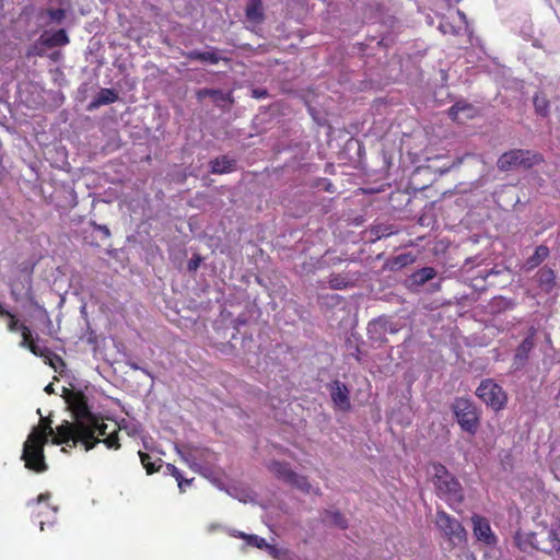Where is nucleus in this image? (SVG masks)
Listing matches in <instances>:
<instances>
[{
	"mask_svg": "<svg viewBox=\"0 0 560 560\" xmlns=\"http://www.w3.org/2000/svg\"><path fill=\"white\" fill-rule=\"evenodd\" d=\"M435 524L451 541H462L465 537L462 524L444 511H438Z\"/></svg>",
	"mask_w": 560,
	"mask_h": 560,
	"instance_id": "0eeeda50",
	"label": "nucleus"
},
{
	"mask_svg": "<svg viewBox=\"0 0 560 560\" xmlns=\"http://www.w3.org/2000/svg\"><path fill=\"white\" fill-rule=\"evenodd\" d=\"M288 483L296 487L298 489H300L301 491H303L305 493H311V492L318 493V489H314L312 487V485L308 482L306 477L299 476L298 474H295L294 478H292V480Z\"/></svg>",
	"mask_w": 560,
	"mask_h": 560,
	"instance_id": "412c9836",
	"label": "nucleus"
},
{
	"mask_svg": "<svg viewBox=\"0 0 560 560\" xmlns=\"http://www.w3.org/2000/svg\"><path fill=\"white\" fill-rule=\"evenodd\" d=\"M228 493L241 502H247L250 499V494L244 490H240L236 487H233L231 490H228Z\"/></svg>",
	"mask_w": 560,
	"mask_h": 560,
	"instance_id": "7c9ffc66",
	"label": "nucleus"
},
{
	"mask_svg": "<svg viewBox=\"0 0 560 560\" xmlns=\"http://www.w3.org/2000/svg\"><path fill=\"white\" fill-rule=\"evenodd\" d=\"M388 320L385 318H378L375 320H372L368 326L369 334L373 335L376 332L383 334L387 330Z\"/></svg>",
	"mask_w": 560,
	"mask_h": 560,
	"instance_id": "393cba45",
	"label": "nucleus"
},
{
	"mask_svg": "<svg viewBox=\"0 0 560 560\" xmlns=\"http://www.w3.org/2000/svg\"><path fill=\"white\" fill-rule=\"evenodd\" d=\"M474 536L486 546H495L498 537L492 532L489 521L478 514L471 516Z\"/></svg>",
	"mask_w": 560,
	"mask_h": 560,
	"instance_id": "6e6552de",
	"label": "nucleus"
},
{
	"mask_svg": "<svg viewBox=\"0 0 560 560\" xmlns=\"http://www.w3.org/2000/svg\"><path fill=\"white\" fill-rule=\"evenodd\" d=\"M515 541L518 548L524 551L534 548L560 559V522L555 521L550 525H542L533 533H517Z\"/></svg>",
	"mask_w": 560,
	"mask_h": 560,
	"instance_id": "f03ea898",
	"label": "nucleus"
},
{
	"mask_svg": "<svg viewBox=\"0 0 560 560\" xmlns=\"http://www.w3.org/2000/svg\"><path fill=\"white\" fill-rule=\"evenodd\" d=\"M548 256L549 248L545 245H539L536 247L534 255L526 260L525 267L528 270L534 269L539 266Z\"/></svg>",
	"mask_w": 560,
	"mask_h": 560,
	"instance_id": "a211bd4d",
	"label": "nucleus"
},
{
	"mask_svg": "<svg viewBox=\"0 0 560 560\" xmlns=\"http://www.w3.org/2000/svg\"><path fill=\"white\" fill-rule=\"evenodd\" d=\"M538 281L541 288L550 291L556 282V275L552 269L544 267L538 271Z\"/></svg>",
	"mask_w": 560,
	"mask_h": 560,
	"instance_id": "6ab92c4d",
	"label": "nucleus"
},
{
	"mask_svg": "<svg viewBox=\"0 0 560 560\" xmlns=\"http://www.w3.org/2000/svg\"><path fill=\"white\" fill-rule=\"evenodd\" d=\"M535 329H530L529 335L521 342V345L517 347L514 355L515 364L523 365L526 360L528 359L529 352L534 349L535 342H534V336H535Z\"/></svg>",
	"mask_w": 560,
	"mask_h": 560,
	"instance_id": "f8f14e48",
	"label": "nucleus"
},
{
	"mask_svg": "<svg viewBox=\"0 0 560 560\" xmlns=\"http://www.w3.org/2000/svg\"><path fill=\"white\" fill-rule=\"evenodd\" d=\"M49 493H43L38 497L36 506L38 509L37 517L39 520L40 530H44V526L47 523H52L56 518V513L58 511L57 506H50L47 501L49 499Z\"/></svg>",
	"mask_w": 560,
	"mask_h": 560,
	"instance_id": "9d476101",
	"label": "nucleus"
},
{
	"mask_svg": "<svg viewBox=\"0 0 560 560\" xmlns=\"http://www.w3.org/2000/svg\"><path fill=\"white\" fill-rule=\"evenodd\" d=\"M45 42L51 46H60L66 45L69 38L63 30H59L46 38Z\"/></svg>",
	"mask_w": 560,
	"mask_h": 560,
	"instance_id": "b1692460",
	"label": "nucleus"
},
{
	"mask_svg": "<svg viewBox=\"0 0 560 560\" xmlns=\"http://www.w3.org/2000/svg\"><path fill=\"white\" fill-rule=\"evenodd\" d=\"M325 520L340 528L347 527V522H346L345 517L337 511L327 512Z\"/></svg>",
	"mask_w": 560,
	"mask_h": 560,
	"instance_id": "a878e982",
	"label": "nucleus"
},
{
	"mask_svg": "<svg viewBox=\"0 0 560 560\" xmlns=\"http://www.w3.org/2000/svg\"><path fill=\"white\" fill-rule=\"evenodd\" d=\"M139 457L148 474H153L156 471L154 464L151 462L150 455L143 452H139Z\"/></svg>",
	"mask_w": 560,
	"mask_h": 560,
	"instance_id": "c756f323",
	"label": "nucleus"
},
{
	"mask_svg": "<svg viewBox=\"0 0 560 560\" xmlns=\"http://www.w3.org/2000/svg\"><path fill=\"white\" fill-rule=\"evenodd\" d=\"M51 20L60 22L65 18V12L61 9L49 10L48 12Z\"/></svg>",
	"mask_w": 560,
	"mask_h": 560,
	"instance_id": "f704fd0d",
	"label": "nucleus"
},
{
	"mask_svg": "<svg viewBox=\"0 0 560 560\" xmlns=\"http://www.w3.org/2000/svg\"><path fill=\"white\" fill-rule=\"evenodd\" d=\"M241 537L245 538L247 540V544L250 545V546H255L259 549H262L264 547H268V544L266 542V540L261 537H258L256 535H245V534H240Z\"/></svg>",
	"mask_w": 560,
	"mask_h": 560,
	"instance_id": "cd10ccee",
	"label": "nucleus"
},
{
	"mask_svg": "<svg viewBox=\"0 0 560 560\" xmlns=\"http://www.w3.org/2000/svg\"><path fill=\"white\" fill-rule=\"evenodd\" d=\"M26 349H28L33 354L37 357L48 358V349L39 347L38 345L35 343L34 340L30 343V346Z\"/></svg>",
	"mask_w": 560,
	"mask_h": 560,
	"instance_id": "2f4dec72",
	"label": "nucleus"
},
{
	"mask_svg": "<svg viewBox=\"0 0 560 560\" xmlns=\"http://www.w3.org/2000/svg\"><path fill=\"white\" fill-rule=\"evenodd\" d=\"M452 409L460 428L470 434L476 433L479 424V415L474 402L468 398H456Z\"/></svg>",
	"mask_w": 560,
	"mask_h": 560,
	"instance_id": "20e7f679",
	"label": "nucleus"
},
{
	"mask_svg": "<svg viewBox=\"0 0 560 560\" xmlns=\"http://www.w3.org/2000/svg\"><path fill=\"white\" fill-rule=\"evenodd\" d=\"M166 472L172 475L176 479L180 491H185V487L189 486L191 483V481L194 480V479H184L179 469L173 464L166 465Z\"/></svg>",
	"mask_w": 560,
	"mask_h": 560,
	"instance_id": "4be33fe9",
	"label": "nucleus"
},
{
	"mask_svg": "<svg viewBox=\"0 0 560 560\" xmlns=\"http://www.w3.org/2000/svg\"><path fill=\"white\" fill-rule=\"evenodd\" d=\"M199 264H200V259L197 258V259H191L188 264V268L189 270H196L198 267H199Z\"/></svg>",
	"mask_w": 560,
	"mask_h": 560,
	"instance_id": "e433bc0d",
	"label": "nucleus"
},
{
	"mask_svg": "<svg viewBox=\"0 0 560 560\" xmlns=\"http://www.w3.org/2000/svg\"><path fill=\"white\" fill-rule=\"evenodd\" d=\"M477 396L493 410L502 409L506 404V395L502 387L491 380H485L476 390Z\"/></svg>",
	"mask_w": 560,
	"mask_h": 560,
	"instance_id": "423d86ee",
	"label": "nucleus"
},
{
	"mask_svg": "<svg viewBox=\"0 0 560 560\" xmlns=\"http://www.w3.org/2000/svg\"><path fill=\"white\" fill-rule=\"evenodd\" d=\"M188 57L210 65H217L221 60V56L215 49H209L206 51L192 50L189 52Z\"/></svg>",
	"mask_w": 560,
	"mask_h": 560,
	"instance_id": "2eb2a0df",
	"label": "nucleus"
},
{
	"mask_svg": "<svg viewBox=\"0 0 560 560\" xmlns=\"http://www.w3.org/2000/svg\"><path fill=\"white\" fill-rule=\"evenodd\" d=\"M45 392H46L47 394H51V393H54V386H52V384H48V385L45 387Z\"/></svg>",
	"mask_w": 560,
	"mask_h": 560,
	"instance_id": "4c0bfd02",
	"label": "nucleus"
},
{
	"mask_svg": "<svg viewBox=\"0 0 560 560\" xmlns=\"http://www.w3.org/2000/svg\"><path fill=\"white\" fill-rule=\"evenodd\" d=\"M534 106L539 115L545 116L548 110V101L545 96L536 95L534 97Z\"/></svg>",
	"mask_w": 560,
	"mask_h": 560,
	"instance_id": "bb28decb",
	"label": "nucleus"
},
{
	"mask_svg": "<svg viewBox=\"0 0 560 560\" xmlns=\"http://www.w3.org/2000/svg\"><path fill=\"white\" fill-rule=\"evenodd\" d=\"M434 277L435 270L431 267L421 268L412 275L413 282L418 284H423Z\"/></svg>",
	"mask_w": 560,
	"mask_h": 560,
	"instance_id": "5701e85b",
	"label": "nucleus"
},
{
	"mask_svg": "<svg viewBox=\"0 0 560 560\" xmlns=\"http://www.w3.org/2000/svg\"><path fill=\"white\" fill-rule=\"evenodd\" d=\"M439 28L443 34H456L457 33L455 27L448 23H441Z\"/></svg>",
	"mask_w": 560,
	"mask_h": 560,
	"instance_id": "c9c22d12",
	"label": "nucleus"
},
{
	"mask_svg": "<svg viewBox=\"0 0 560 560\" xmlns=\"http://www.w3.org/2000/svg\"><path fill=\"white\" fill-rule=\"evenodd\" d=\"M235 167V160L228 156H221L211 162V172L214 174H223L232 172Z\"/></svg>",
	"mask_w": 560,
	"mask_h": 560,
	"instance_id": "dca6fc26",
	"label": "nucleus"
},
{
	"mask_svg": "<svg viewBox=\"0 0 560 560\" xmlns=\"http://www.w3.org/2000/svg\"><path fill=\"white\" fill-rule=\"evenodd\" d=\"M176 451L178 455L182 457V459L195 471L202 472V466L199 463L200 459L203 457L206 451L192 447L188 445H184L182 447L176 446Z\"/></svg>",
	"mask_w": 560,
	"mask_h": 560,
	"instance_id": "1a4fd4ad",
	"label": "nucleus"
},
{
	"mask_svg": "<svg viewBox=\"0 0 560 560\" xmlns=\"http://www.w3.org/2000/svg\"><path fill=\"white\" fill-rule=\"evenodd\" d=\"M246 18L254 23L262 20V8L259 0H252V3L246 9Z\"/></svg>",
	"mask_w": 560,
	"mask_h": 560,
	"instance_id": "aec40b11",
	"label": "nucleus"
},
{
	"mask_svg": "<svg viewBox=\"0 0 560 560\" xmlns=\"http://www.w3.org/2000/svg\"><path fill=\"white\" fill-rule=\"evenodd\" d=\"M329 284L332 289L340 290L347 287V281L340 276H332L329 279Z\"/></svg>",
	"mask_w": 560,
	"mask_h": 560,
	"instance_id": "72a5a7b5",
	"label": "nucleus"
},
{
	"mask_svg": "<svg viewBox=\"0 0 560 560\" xmlns=\"http://www.w3.org/2000/svg\"><path fill=\"white\" fill-rule=\"evenodd\" d=\"M330 396L338 409L343 411L350 409L349 389L343 383L339 381L332 382L330 385Z\"/></svg>",
	"mask_w": 560,
	"mask_h": 560,
	"instance_id": "9b49d317",
	"label": "nucleus"
},
{
	"mask_svg": "<svg viewBox=\"0 0 560 560\" xmlns=\"http://www.w3.org/2000/svg\"><path fill=\"white\" fill-rule=\"evenodd\" d=\"M223 94L218 90L202 89L197 92V97L202 100L206 96H211L214 98L221 97Z\"/></svg>",
	"mask_w": 560,
	"mask_h": 560,
	"instance_id": "473e14b6",
	"label": "nucleus"
},
{
	"mask_svg": "<svg viewBox=\"0 0 560 560\" xmlns=\"http://www.w3.org/2000/svg\"><path fill=\"white\" fill-rule=\"evenodd\" d=\"M269 469L280 479L285 482H290L292 478H294L295 472L290 469V467L280 462H271L269 465Z\"/></svg>",
	"mask_w": 560,
	"mask_h": 560,
	"instance_id": "f3484780",
	"label": "nucleus"
},
{
	"mask_svg": "<svg viewBox=\"0 0 560 560\" xmlns=\"http://www.w3.org/2000/svg\"><path fill=\"white\" fill-rule=\"evenodd\" d=\"M22 335V340L20 342V347L27 348L30 343L33 341L31 330L27 326L21 324L20 329Z\"/></svg>",
	"mask_w": 560,
	"mask_h": 560,
	"instance_id": "c85d7f7f",
	"label": "nucleus"
},
{
	"mask_svg": "<svg viewBox=\"0 0 560 560\" xmlns=\"http://www.w3.org/2000/svg\"><path fill=\"white\" fill-rule=\"evenodd\" d=\"M432 477L436 494L451 509L459 511L464 501V490L459 481L441 464H433Z\"/></svg>",
	"mask_w": 560,
	"mask_h": 560,
	"instance_id": "7ed1b4c3",
	"label": "nucleus"
},
{
	"mask_svg": "<svg viewBox=\"0 0 560 560\" xmlns=\"http://www.w3.org/2000/svg\"><path fill=\"white\" fill-rule=\"evenodd\" d=\"M541 161L540 155L523 150H512L500 156L498 167L510 171L517 167L529 168Z\"/></svg>",
	"mask_w": 560,
	"mask_h": 560,
	"instance_id": "39448f33",
	"label": "nucleus"
},
{
	"mask_svg": "<svg viewBox=\"0 0 560 560\" xmlns=\"http://www.w3.org/2000/svg\"><path fill=\"white\" fill-rule=\"evenodd\" d=\"M457 15L459 16V19H460L464 23H466V15H465V13H463V12L458 11V12H457Z\"/></svg>",
	"mask_w": 560,
	"mask_h": 560,
	"instance_id": "ea45409f",
	"label": "nucleus"
},
{
	"mask_svg": "<svg viewBox=\"0 0 560 560\" xmlns=\"http://www.w3.org/2000/svg\"><path fill=\"white\" fill-rule=\"evenodd\" d=\"M98 229L104 232L106 235H109V230L105 225H100Z\"/></svg>",
	"mask_w": 560,
	"mask_h": 560,
	"instance_id": "58836bf2",
	"label": "nucleus"
},
{
	"mask_svg": "<svg viewBox=\"0 0 560 560\" xmlns=\"http://www.w3.org/2000/svg\"><path fill=\"white\" fill-rule=\"evenodd\" d=\"M262 94H265V92H262V93H261V92H257V91H255V95H256L257 97H260Z\"/></svg>",
	"mask_w": 560,
	"mask_h": 560,
	"instance_id": "79ce46f5",
	"label": "nucleus"
},
{
	"mask_svg": "<svg viewBox=\"0 0 560 560\" xmlns=\"http://www.w3.org/2000/svg\"><path fill=\"white\" fill-rule=\"evenodd\" d=\"M66 401L71 409L73 421L66 420L54 430L50 421L43 419L42 424L34 427L23 444L21 455L26 468L36 472L47 470L44 446L49 436H52V444L74 447L81 443L85 451L92 450L100 442L107 448L120 447L117 432L107 434V424L90 410L88 399L82 393H68Z\"/></svg>",
	"mask_w": 560,
	"mask_h": 560,
	"instance_id": "f257e3e1",
	"label": "nucleus"
},
{
	"mask_svg": "<svg viewBox=\"0 0 560 560\" xmlns=\"http://www.w3.org/2000/svg\"><path fill=\"white\" fill-rule=\"evenodd\" d=\"M129 366H130L131 369H133V370H140L139 365H138L137 363H135V362H130V363H129Z\"/></svg>",
	"mask_w": 560,
	"mask_h": 560,
	"instance_id": "a19ab883",
	"label": "nucleus"
},
{
	"mask_svg": "<svg viewBox=\"0 0 560 560\" xmlns=\"http://www.w3.org/2000/svg\"><path fill=\"white\" fill-rule=\"evenodd\" d=\"M118 98L117 93L112 89H102L95 98L92 101L90 107L96 108L102 105H108L116 102Z\"/></svg>",
	"mask_w": 560,
	"mask_h": 560,
	"instance_id": "4468645a",
	"label": "nucleus"
},
{
	"mask_svg": "<svg viewBox=\"0 0 560 560\" xmlns=\"http://www.w3.org/2000/svg\"><path fill=\"white\" fill-rule=\"evenodd\" d=\"M477 109L465 102H458L450 108V116L452 119L463 122L465 119L472 118Z\"/></svg>",
	"mask_w": 560,
	"mask_h": 560,
	"instance_id": "ddd939ff",
	"label": "nucleus"
}]
</instances>
